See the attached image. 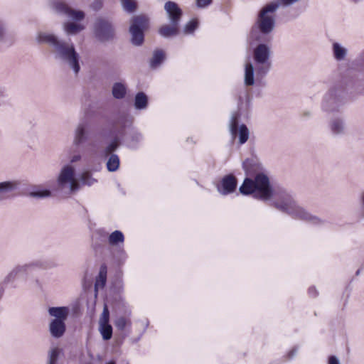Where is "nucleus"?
<instances>
[{"label":"nucleus","instance_id":"nucleus-1","mask_svg":"<svg viewBox=\"0 0 364 364\" xmlns=\"http://www.w3.org/2000/svg\"><path fill=\"white\" fill-rule=\"evenodd\" d=\"M36 41L38 43L48 45L55 59L67 64L75 74L80 72V55L73 43L60 40L55 34L46 31L38 32Z\"/></svg>","mask_w":364,"mask_h":364},{"label":"nucleus","instance_id":"nucleus-2","mask_svg":"<svg viewBox=\"0 0 364 364\" xmlns=\"http://www.w3.org/2000/svg\"><path fill=\"white\" fill-rule=\"evenodd\" d=\"M272 51L269 46L259 43L253 50L252 57L255 66L252 63L245 65L244 83L246 86L255 85V73L257 77H264L270 71L272 65Z\"/></svg>","mask_w":364,"mask_h":364},{"label":"nucleus","instance_id":"nucleus-3","mask_svg":"<svg viewBox=\"0 0 364 364\" xmlns=\"http://www.w3.org/2000/svg\"><path fill=\"white\" fill-rule=\"evenodd\" d=\"M272 198L274 199V206L279 210L314 224L318 223V219L316 217L311 215L304 208L299 206L293 196L285 190L279 189L275 191Z\"/></svg>","mask_w":364,"mask_h":364},{"label":"nucleus","instance_id":"nucleus-4","mask_svg":"<svg viewBox=\"0 0 364 364\" xmlns=\"http://www.w3.org/2000/svg\"><path fill=\"white\" fill-rule=\"evenodd\" d=\"M239 191L243 195L253 194L254 198L267 201L272 198L276 190L272 188L269 177L262 172L253 179L245 178Z\"/></svg>","mask_w":364,"mask_h":364},{"label":"nucleus","instance_id":"nucleus-5","mask_svg":"<svg viewBox=\"0 0 364 364\" xmlns=\"http://www.w3.org/2000/svg\"><path fill=\"white\" fill-rule=\"evenodd\" d=\"M279 7V4L271 2L264 6L258 13L257 19L252 28V33L258 31L262 35L270 34L275 28L276 18L274 13Z\"/></svg>","mask_w":364,"mask_h":364},{"label":"nucleus","instance_id":"nucleus-6","mask_svg":"<svg viewBox=\"0 0 364 364\" xmlns=\"http://www.w3.org/2000/svg\"><path fill=\"white\" fill-rule=\"evenodd\" d=\"M48 313L53 318L48 323V331L54 338H62L66 331L65 322L70 314L67 306L49 307Z\"/></svg>","mask_w":364,"mask_h":364},{"label":"nucleus","instance_id":"nucleus-7","mask_svg":"<svg viewBox=\"0 0 364 364\" xmlns=\"http://www.w3.org/2000/svg\"><path fill=\"white\" fill-rule=\"evenodd\" d=\"M58 188L72 193L79 189L80 184L75 178V168L71 164L64 165L57 178Z\"/></svg>","mask_w":364,"mask_h":364},{"label":"nucleus","instance_id":"nucleus-8","mask_svg":"<svg viewBox=\"0 0 364 364\" xmlns=\"http://www.w3.org/2000/svg\"><path fill=\"white\" fill-rule=\"evenodd\" d=\"M148 18L144 16H136L132 18L129 32L133 45L139 46L144 42V31L147 26Z\"/></svg>","mask_w":364,"mask_h":364},{"label":"nucleus","instance_id":"nucleus-9","mask_svg":"<svg viewBox=\"0 0 364 364\" xmlns=\"http://www.w3.org/2000/svg\"><path fill=\"white\" fill-rule=\"evenodd\" d=\"M341 91L336 88L330 89L324 95L322 109L327 112H333L338 109L341 105Z\"/></svg>","mask_w":364,"mask_h":364},{"label":"nucleus","instance_id":"nucleus-10","mask_svg":"<svg viewBox=\"0 0 364 364\" xmlns=\"http://www.w3.org/2000/svg\"><path fill=\"white\" fill-rule=\"evenodd\" d=\"M40 266L38 262H33L21 265H17L14 267L5 277L4 283L9 284L14 282L16 279L24 277L34 268Z\"/></svg>","mask_w":364,"mask_h":364},{"label":"nucleus","instance_id":"nucleus-11","mask_svg":"<svg viewBox=\"0 0 364 364\" xmlns=\"http://www.w3.org/2000/svg\"><path fill=\"white\" fill-rule=\"evenodd\" d=\"M89 125L85 122H80L74 129L73 144L77 148L84 146L90 139Z\"/></svg>","mask_w":364,"mask_h":364},{"label":"nucleus","instance_id":"nucleus-12","mask_svg":"<svg viewBox=\"0 0 364 364\" xmlns=\"http://www.w3.org/2000/svg\"><path fill=\"white\" fill-rule=\"evenodd\" d=\"M238 117L237 114H232L230 118L229 129L233 137H235L237 132L239 134V143L245 144L249 139L250 132L245 124H241L238 130Z\"/></svg>","mask_w":364,"mask_h":364},{"label":"nucleus","instance_id":"nucleus-13","mask_svg":"<svg viewBox=\"0 0 364 364\" xmlns=\"http://www.w3.org/2000/svg\"><path fill=\"white\" fill-rule=\"evenodd\" d=\"M95 35L100 41H107L114 36V29L107 21L98 19L95 26Z\"/></svg>","mask_w":364,"mask_h":364},{"label":"nucleus","instance_id":"nucleus-14","mask_svg":"<svg viewBox=\"0 0 364 364\" xmlns=\"http://www.w3.org/2000/svg\"><path fill=\"white\" fill-rule=\"evenodd\" d=\"M109 311L107 305L104 306L102 313L99 319V331L105 341L109 340L112 336V327L109 323Z\"/></svg>","mask_w":364,"mask_h":364},{"label":"nucleus","instance_id":"nucleus-15","mask_svg":"<svg viewBox=\"0 0 364 364\" xmlns=\"http://www.w3.org/2000/svg\"><path fill=\"white\" fill-rule=\"evenodd\" d=\"M53 6L58 13L65 14L73 20L81 21L85 17V14L83 11L72 9L64 2H55Z\"/></svg>","mask_w":364,"mask_h":364},{"label":"nucleus","instance_id":"nucleus-16","mask_svg":"<svg viewBox=\"0 0 364 364\" xmlns=\"http://www.w3.org/2000/svg\"><path fill=\"white\" fill-rule=\"evenodd\" d=\"M164 10L168 16L171 23L179 24L181 18L182 16V10L179 8L178 4L171 1L165 3Z\"/></svg>","mask_w":364,"mask_h":364},{"label":"nucleus","instance_id":"nucleus-17","mask_svg":"<svg viewBox=\"0 0 364 364\" xmlns=\"http://www.w3.org/2000/svg\"><path fill=\"white\" fill-rule=\"evenodd\" d=\"M242 168L248 176L254 177L262 173L263 167L256 158L247 159L242 163Z\"/></svg>","mask_w":364,"mask_h":364},{"label":"nucleus","instance_id":"nucleus-18","mask_svg":"<svg viewBox=\"0 0 364 364\" xmlns=\"http://www.w3.org/2000/svg\"><path fill=\"white\" fill-rule=\"evenodd\" d=\"M21 183L18 181H8L0 183V201L7 199L10 195L20 187Z\"/></svg>","mask_w":364,"mask_h":364},{"label":"nucleus","instance_id":"nucleus-19","mask_svg":"<svg viewBox=\"0 0 364 364\" xmlns=\"http://www.w3.org/2000/svg\"><path fill=\"white\" fill-rule=\"evenodd\" d=\"M222 189L218 188V191L223 195H228L233 193L237 187V179L232 174L225 176L221 181Z\"/></svg>","mask_w":364,"mask_h":364},{"label":"nucleus","instance_id":"nucleus-20","mask_svg":"<svg viewBox=\"0 0 364 364\" xmlns=\"http://www.w3.org/2000/svg\"><path fill=\"white\" fill-rule=\"evenodd\" d=\"M328 127L331 134L335 136L346 134V124L344 120L341 117L332 118L329 122Z\"/></svg>","mask_w":364,"mask_h":364},{"label":"nucleus","instance_id":"nucleus-21","mask_svg":"<svg viewBox=\"0 0 364 364\" xmlns=\"http://www.w3.org/2000/svg\"><path fill=\"white\" fill-rule=\"evenodd\" d=\"M333 56L336 61H343L348 55V49L338 42L332 44Z\"/></svg>","mask_w":364,"mask_h":364},{"label":"nucleus","instance_id":"nucleus-22","mask_svg":"<svg viewBox=\"0 0 364 364\" xmlns=\"http://www.w3.org/2000/svg\"><path fill=\"white\" fill-rule=\"evenodd\" d=\"M178 25L171 23V25H164L159 30V34L164 38H169L171 36H176L178 33Z\"/></svg>","mask_w":364,"mask_h":364},{"label":"nucleus","instance_id":"nucleus-23","mask_svg":"<svg viewBox=\"0 0 364 364\" xmlns=\"http://www.w3.org/2000/svg\"><path fill=\"white\" fill-rule=\"evenodd\" d=\"M8 23L6 20L0 18V45L10 46L12 43L7 32Z\"/></svg>","mask_w":364,"mask_h":364},{"label":"nucleus","instance_id":"nucleus-24","mask_svg":"<svg viewBox=\"0 0 364 364\" xmlns=\"http://www.w3.org/2000/svg\"><path fill=\"white\" fill-rule=\"evenodd\" d=\"M107 281V267L103 264L100 267L98 277L95 284V290L97 291L98 288H103Z\"/></svg>","mask_w":364,"mask_h":364},{"label":"nucleus","instance_id":"nucleus-25","mask_svg":"<svg viewBox=\"0 0 364 364\" xmlns=\"http://www.w3.org/2000/svg\"><path fill=\"white\" fill-rule=\"evenodd\" d=\"M112 93L115 99H123L127 93V88L122 82H115L112 86Z\"/></svg>","mask_w":364,"mask_h":364},{"label":"nucleus","instance_id":"nucleus-26","mask_svg":"<svg viewBox=\"0 0 364 364\" xmlns=\"http://www.w3.org/2000/svg\"><path fill=\"white\" fill-rule=\"evenodd\" d=\"M124 241V234L120 230H114L108 237V243L111 246H117L123 244Z\"/></svg>","mask_w":364,"mask_h":364},{"label":"nucleus","instance_id":"nucleus-27","mask_svg":"<svg viewBox=\"0 0 364 364\" xmlns=\"http://www.w3.org/2000/svg\"><path fill=\"white\" fill-rule=\"evenodd\" d=\"M148 105V97L143 92H138L134 99V107L136 109H144Z\"/></svg>","mask_w":364,"mask_h":364},{"label":"nucleus","instance_id":"nucleus-28","mask_svg":"<svg viewBox=\"0 0 364 364\" xmlns=\"http://www.w3.org/2000/svg\"><path fill=\"white\" fill-rule=\"evenodd\" d=\"M62 350L58 347H51L48 351V359L46 364H58V358Z\"/></svg>","mask_w":364,"mask_h":364},{"label":"nucleus","instance_id":"nucleus-29","mask_svg":"<svg viewBox=\"0 0 364 364\" xmlns=\"http://www.w3.org/2000/svg\"><path fill=\"white\" fill-rule=\"evenodd\" d=\"M165 55L163 50H156L154 52L153 57L150 60V67L151 68H157L164 60Z\"/></svg>","mask_w":364,"mask_h":364},{"label":"nucleus","instance_id":"nucleus-30","mask_svg":"<svg viewBox=\"0 0 364 364\" xmlns=\"http://www.w3.org/2000/svg\"><path fill=\"white\" fill-rule=\"evenodd\" d=\"M107 168L110 172L116 171L119 166V158L115 154H112L107 161Z\"/></svg>","mask_w":364,"mask_h":364},{"label":"nucleus","instance_id":"nucleus-31","mask_svg":"<svg viewBox=\"0 0 364 364\" xmlns=\"http://www.w3.org/2000/svg\"><path fill=\"white\" fill-rule=\"evenodd\" d=\"M29 196L35 198H45L50 197L51 192L48 189H43L40 187H36L29 193Z\"/></svg>","mask_w":364,"mask_h":364},{"label":"nucleus","instance_id":"nucleus-32","mask_svg":"<svg viewBox=\"0 0 364 364\" xmlns=\"http://www.w3.org/2000/svg\"><path fill=\"white\" fill-rule=\"evenodd\" d=\"M63 27L65 33L68 35L76 34L84 28L82 26L75 23H65Z\"/></svg>","mask_w":364,"mask_h":364},{"label":"nucleus","instance_id":"nucleus-33","mask_svg":"<svg viewBox=\"0 0 364 364\" xmlns=\"http://www.w3.org/2000/svg\"><path fill=\"white\" fill-rule=\"evenodd\" d=\"M357 65L359 67V72L361 80H364V50L359 54L355 60Z\"/></svg>","mask_w":364,"mask_h":364},{"label":"nucleus","instance_id":"nucleus-34","mask_svg":"<svg viewBox=\"0 0 364 364\" xmlns=\"http://www.w3.org/2000/svg\"><path fill=\"white\" fill-rule=\"evenodd\" d=\"M143 137L141 133L134 131L132 133L131 140L129 143V146L132 148H136L138 143L142 140Z\"/></svg>","mask_w":364,"mask_h":364},{"label":"nucleus","instance_id":"nucleus-35","mask_svg":"<svg viewBox=\"0 0 364 364\" xmlns=\"http://www.w3.org/2000/svg\"><path fill=\"white\" fill-rule=\"evenodd\" d=\"M198 21L196 19H192L189 22H188L183 28V32L186 34L192 33L198 27Z\"/></svg>","mask_w":364,"mask_h":364},{"label":"nucleus","instance_id":"nucleus-36","mask_svg":"<svg viewBox=\"0 0 364 364\" xmlns=\"http://www.w3.org/2000/svg\"><path fill=\"white\" fill-rule=\"evenodd\" d=\"M123 9L128 12H133L136 9V3L133 0H122Z\"/></svg>","mask_w":364,"mask_h":364},{"label":"nucleus","instance_id":"nucleus-37","mask_svg":"<svg viewBox=\"0 0 364 364\" xmlns=\"http://www.w3.org/2000/svg\"><path fill=\"white\" fill-rule=\"evenodd\" d=\"M119 146V140L118 139H114L105 149L104 153L105 155L107 156L109 154H112L113 151H114Z\"/></svg>","mask_w":364,"mask_h":364},{"label":"nucleus","instance_id":"nucleus-38","mask_svg":"<svg viewBox=\"0 0 364 364\" xmlns=\"http://www.w3.org/2000/svg\"><path fill=\"white\" fill-rule=\"evenodd\" d=\"M9 102V93L5 87H0V106Z\"/></svg>","mask_w":364,"mask_h":364},{"label":"nucleus","instance_id":"nucleus-39","mask_svg":"<svg viewBox=\"0 0 364 364\" xmlns=\"http://www.w3.org/2000/svg\"><path fill=\"white\" fill-rule=\"evenodd\" d=\"M128 321L123 316L118 317L114 321V326L118 330H124Z\"/></svg>","mask_w":364,"mask_h":364},{"label":"nucleus","instance_id":"nucleus-40","mask_svg":"<svg viewBox=\"0 0 364 364\" xmlns=\"http://www.w3.org/2000/svg\"><path fill=\"white\" fill-rule=\"evenodd\" d=\"M96 181L89 173H83L81 176V182L84 185L92 186Z\"/></svg>","mask_w":364,"mask_h":364},{"label":"nucleus","instance_id":"nucleus-41","mask_svg":"<svg viewBox=\"0 0 364 364\" xmlns=\"http://www.w3.org/2000/svg\"><path fill=\"white\" fill-rule=\"evenodd\" d=\"M301 0H278L277 3L279 4V6L282 5L284 7L291 6Z\"/></svg>","mask_w":364,"mask_h":364},{"label":"nucleus","instance_id":"nucleus-42","mask_svg":"<svg viewBox=\"0 0 364 364\" xmlns=\"http://www.w3.org/2000/svg\"><path fill=\"white\" fill-rule=\"evenodd\" d=\"M360 203V212L362 216L364 217V191H362L359 196Z\"/></svg>","mask_w":364,"mask_h":364},{"label":"nucleus","instance_id":"nucleus-43","mask_svg":"<svg viewBox=\"0 0 364 364\" xmlns=\"http://www.w3.org/2000/svg\"><path fill=\"white\" fill-rule=\"evenodd\" d=\"M212 0H196V5L198 8H205L210 5Z\"/></svg>","mask_w":364,"mask_h":364},{"label":"nucleus","instance_id":"nucleus-44","mask_svg":"<svg viewBox=\"0 0 364 364\" xmlns=\"http://www.w3.org/2000/svg\"><path fill=\"white\" fill-rule=\"evenodd\" d=\"M102 6V2L101 0H95L91 5V7L95 11L100 9Z\"/></svg>","mask_w":364,"mask_h":364},{"label":"nucleus","instance_id":"nucleus-45","mask_svg":"<svg viewBox=\"0 0 364 364\" xmlns=\"http://www.w3.org/2000/svg\"><path fill=\"white\" fill-rule=\"evenodd\" d=\"M328 364H341V363L336 356L331 355L328 358Z\"/></svg>","mask_w":364,"mask_h":364},{"label":"nucleus","instance_id":"nucleus-46","mask_svg":"<svg viewBox=\"0 0 364 364\" xmlns=\"http://www.w3.org/2000/svg\"><path fill=\"white\" fill-rule=\"evenodd\" d=\"M358 85V82L357 77H355V78H353L352 80H350V81L347 82V86H348V87H354Z\"/></svg>","mask_w":364,"mask_h":364},{"label":"nucleus","instance_id":"nucleus-47","mask_svg":"<svg viewBox=\"0 0 364 364\" xmlns=\"http://www.w3.org/2000/svg\"><path fill=\"white\" fill-rule=\"evenodd\" d=\"M296 352H297V349L296 348H293L289 353H288V357L289 359H291L292 358H294L295 356V355L296 354Z\"/></svg>","mask_w":364,"mask_h":364},{"label":"nucleus","instance_id":"nucleus-48","mask_svg":"<svg viewBox=\"0 0 364 364\" xmlns=\"http://www.w3.org/2000/svg\"><path fill=\"white\" fill-rule=\"evenodd\" d=\"M309 293L311 296H316L317 295V291L314 287H310L309 289Z\"/></svg>","mask_w":364,"mask_h":364},{"label":"nucleus","instance_id":"nucleus-49","mask_svg":"<svg viewBox=\"0 0 364 364\" xmlns=\"http://www.w3.org/2000/svg\"><path fill=\"white\" fill-rule=\"evenodd\" d=\"M81 159V156L80 154H77V155H75L73 156L71 159H70V162L71 163H75L77 161H80Z\"/></svg>","mask_w":364,"mask_h":364},{"label":"nucleus","instance_id":"nucleus-50","mask_svg":"<svg viewBox=\"0 0 364 364\" xmlns=\"http://www.w3.org/2000/svg\"><path fill=\"white\" fill-rule=\"evenodd\" d=\"M304 115H305L306 117H309L311 115V113H310V112H306L304 113Z\"/></svg>","mask_w":364,"mask_h":364},{"label":"nucleus","instance_id":"nucleus-51","mask_svg":"<svg viewBox=\"0 0 364 364\" xmlns=\"http://www.w3.org/2000/svg\"><path fill=\"white\" fill-rule=\"evenodd\" d=\"M3 292H4V289L1 287H0V297L3 294Z\"/></svg>","mask_w":364,"mask_h":364},{"label":"nucleus","instance_id":"nucleus-52","mask_svg":"<svg viewBox=\"0 0 364 364\" xmlns=\"http://www.w3.org/2000/svg\"><path fill=\"white\" fill-rule=\"evenodd\" d=\"M106 364H116V363L114 361H109V363H107Z\"/></svg>","mask_w":364,"mask_h":364},{"label":"nucleus","instance_id":"nucleus-53","mask_svg":"<svg viewBox=\"0 0 364 364\" xmlns=\"http://www.w3.org/2000/svg\"><path fill=\"white\" fill-rule=\"evenodd\" d=\"M359 274H360V270H358V271L356 272V275H358Z\"/></svg>","mask_w":364,"mask_h":364}]
</instances>
